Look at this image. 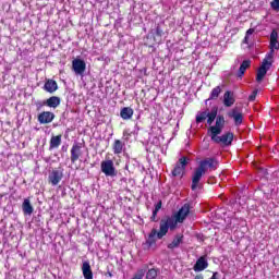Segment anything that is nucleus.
Listing matches in <instances>:
<instances>
[{
  "mask_svg": "<svg viewBox=\"0 0 279 279\" xmlns=\"http://www.w3.org/2000/svg\"><path fill=\"white\" fill-rule=\"evenodd\" d=\"M269 49V52L266 54L262 62V65L257 70L256 82H263V80L267 75V71H269L271 69V64H274V56L276 51L279 50L278 31L276 28H274L270 33Z\"/></svg>",
  "mask_w": 279,
  "mask_h": 279,
  "instance_id": "1",
  "label": "nucleus"
},
{
  "mask_svg": "<svg viewBox=\"0 0 279 279\" xmlns=\"http://www.w3.org/2000/svg\"><path fill=\"white\" fill-rule=\"evenodd\" d=\"M226 126V118L222 114L217 117L215 125H211L207 130L208 136H210L213 143H221L222 145H232V141H234V134L231 132H227L223 135L219 136L221 132H223V128Z\"/></svg>",
  "mask_w": 279,
  "mask_h": 279,
  "instance_id": "2",
  "label": "nucleus"
},
{
  "mask_svg": "<svg viewBox=\"0 0 279 279\" xmlns=\"http://www.w3.org/2000/svg\"><path fill=\"white\" fill-rule=\"evenodd\" d=\"M189 213H191V205L184 204L175 215L161 218V233H166L167 230L173 232L178 228V223H184Z\"/></svg>",
  "mask_w": 279,
  "mask_h": 279,
  "instance_id": "3",
  "label": "nucleus"
},
{
  "mask_svg": "<svg viewBox=\"0 0 279 279\" xmlns=\"http://www.w3.org/2000/svg\"><path fill=\"white\" fill-rule=\"evenodd\" d=\"M189 160L190 159L187 157L183 156L177 161V163L172 170L173 178H178V177L183 178L184 177V173H186V167L189 165Z\"/></svg>",
  "mask_w": 279,
  "mask_h": 279,
  "instance_id": "4",
  "label": "nucleus"
},
{
  "mask_svg": "<svg viewBox=\"0 0 279 279\" xmlns=\"http://www.w3.org/2000/svg\"><path fill=\"white\" fill-rule=\"evenodd\" d=\"M204 175H206V172L204 171L203 168L198 166L194 169L192 173V191H197V189H202V183L199 182H202V178H204Z\"/></svg>",
  "mask_w": 279,
  "mask_h": 279,
  "instance_id": "5",
  "label": "nucleus"
},
{
  "mask_svg": "<svg viewBox=\"0 0 279 279\" xmlns=\"http://www.w3.org/2000/svg\"><path fill=\"white\" fill-rule=\"evenodd\" d=\"M169 230H166L165 233H162V220L159 221V231L156 229H153L150 233L148 234V239L146 241L147 245L151 247V245H156V238L157 239H162L163 236H167V233Z\"/></svg>",
  "mask_w": 279,
  "mask_h": 279,
  "instance_id": "6",
  "label": "nucleus"
},
{
  "mask_svg": "<svg viewBox=\"0 0 279 279\" xmlns=\"http://www.w3.org/2000/svg\"><path fill=\"white\" fill-rule=\"evenodd\" d=\"M100 169L107 178H114L117 175V169L114 168V161L112 160L101 161Z\"/></svg>",
  "mask_w": 279,
  "mask_h": 279,
  "instance_id": "7",
  "label": "nucleus"
},
{
  "mask_svg": "<svg viewBox=\"0 0 279 279\" xmlns=\"http://www.w3.org/2000/svg\"><path fill=\"white\" fill-rule=\"evenodd\" d=\"M198 167L203 169L205 172L210 169V171H217V168L219 167V161L213 157L205 158L199 161Z\"/></svg>",
  "mask_w": 279,
  "mask_h": 279,
  "instance_id": "8",
  "label": "nucleus"
},
{
  "mask_svg": "<svg viewBox=\"0 0 279 279\" xmlns=\"http://www.w3.org/2000/svg\"><path fill=\"white\" fill-rule=\"evenodd\" d=\"M228 118L233 119L234 125L239 126L243 123V112L239 109V107H234L228 112Z\"/></svg>",
  "mask_w": 279,
  "mask_h": 279,
  "instance_id": "9",
  "label": "nucleus"
},
{
  "mask_svg": "<svg viewBox=\"0 0 279 279\" xmlns=\"http://www.w3.org/2000/svg\"><path fill=\"white\" fill-rule=\"evenodd\" d=\"M72 70L75 75H84V72L86 71V62L82 59H74L72 61Z\"/></svg>",
  "mask_w": 279,
  "mask_h": 279,
  "instance_id": "10",
  "label": "nucleus"
},
{
  "mask_svg": "<svg viewBox=\"0 0 279 279\" xmlns=\"http://www.w3.org/2000/svg\"><path fill=\"white\" fill-rule=\"evenodd\" d=\"M64 174L60 170H52L48 175V181L52 186H58L62 182Z\"/></svg>",
  "mask_w": 279,
  "mask_h": 279,
  "instance_id": "11",
  "label": "nucleus"
},
{
  "mask_svg": "<svg viewBox=\"0 0 279 279\" xmlns=\"http://www.w3.org/2000/svg\"><path fill=\"white\" fill-rule=\"evenodd\" d=\"M56 119V114L51 111H43L38 114L37 121L41 124L51 123Z\"/></svg>",
  "mask_w": 279,
  "mask_h": 279,
  "instance_id": "12",
  "label": "nucleus"
},
{
  "mask_svg": "<svg viewBox=\"0 0 279 279\" xmlns=\"http://www.w3.org/2000/svg\"><path fill=\"white\" fill-rule=\"evenodd\" d=\"M82 156V144L75 143L73 144L71 148V162L74 165V162H77L80 160V157Z\"/></svg>",
  "mask_w": 279,
  "mask_h": 279,
  "instance_id": "13",
  "label": "nucleus"
},
{
  "mask_svg": "<svg viewBox=\"0 0 279 279\" xmlns=\"http://www.w3.org/2000/svg\"><path fill=\"white\" fill-rule=\"evenodd\" d=\"M205 269H208V259H206V256H201L194 267L193 270L196 272L204 271Z\"/></svg>",
  "mask_w": 279,
  "mask_h": 279,
  "instance_id": "14",
  "label": "nucleus"
},
{
  "mask_svg": "<svg viewBox=\"0 0 279 279\" xmlns=\"http://www.w3.org/2000/svg\"><path fill=\"white\" fill-rule=\"evenodd\" d=\"M234 101H236L234 99V94L230 90H227L223 95V105L226 108H232V106H234Z\"/></svg>",
  "mask_w": 279,
  "mask_h": 279,
  "instance_id": "15",
  "label": "nucleus"
},
{
  "mask_svg": "<svg viewBox=\"0 0 279 279\" xmlns=\"http://www.w3.org/2000/svg\"><path fill=\"white\" fill-rule=\"evenodd\" d=\"M120 117L124 121H130V119L134 117V109H132L131 107H123L120 111Z\"/></svg>",
  "mask_w": 279,
  "mask_h": 279,
  "instance_id": "16",
  "label": "nucleus"
},
{
  "mask_svg": "<svg viewBox=\"0 0 279 279\" xmlns=\"http://www.w3.org/2000/svg\"><path fill=\"white\" fill-rule=\"evenodd\" d=\"M22 210L24 215L31 216L34 213V206H32V202L29 198H25L22 204Z\"/></svg>",
  "mask_w": 279,
  "mask_h": 279,
  "instance_id": "17",
  "label": "nucleus"
},
{
  "mask_svg": "<svg viewBox=\"0 0 279 279\" xmlns=\"http://www.w3.org/2000/svg\"><path fill=\"white\" fill-rule=\"evenodd\" d=\"M251 64H252V61H251L250 59L244 60V61L241 63L240 68H239V71H238V73H236V76H238V77H243V75H245V71H247V69H250Z\"/></svg>",
  "mask_w": 279,
  "mask_h": 279,
  "instance_id": "18",
  "label": "nucleus"
},
{
  "mask_svg": "<svg viewBox=\"0 0 279 279\" xmlns=\"http://www.w3.org/2000/svg\"><path fill=\"white\" fill-rule=\"evenodd\" d=\"M82 272L85 279H93V269L90 268V263H83Z\"/></svg>",
  "mask_w": 279,
  "mask_h": 279,
  "instance_id": "19",
  "label": "nucleus"
},
{
  "mask_svg": "<svg viewBox=\"0 0 279 279\" xmlns=\"http://www.w3.org/2000/svg\"><path fill=\"white\" fill-rule=\"evenodd\" d=\"M44 88L47 93H56L58 90V83L53 80H48L45 83Z\"/></svg>",
  "mask_w": 279,
  "mask_h": 279,
  "instance_id": "20",
  "label": "nucleus"
},
{
  "mask_svg": "<svg viewBox=\"0 0 279 279\" xmlns=\"http://www.w3.org/2000/svg\"><path fill=\"white\" fill-rule=\"evenodd\" d=\"M44 106H48V108H58L60 106V97L51 96L44 102Z\"/></svg>",
  "mask_w": 279,
  "mask_h": 279,
  "instance_id": "21",
  "label": "nucleus"
},
{
  "mask_svg": "<svg viewBox=\"0 0 279 279\" xmlns=\"http://www.w3.org/2000/svg\"><path fill=\"white\" fill-rule=\"evenodd\" d=\"M221 88H222V86H220V85L213 88L207 101H215V100L219 99V96L221 95V90H222Z\"/></svg>",
  "mask_w": 279,
  "mask_h": 279,
  "instance_id": "22",
  "label": "nucleus"
},
{
  "mask_svg": "<svg viewBox=\"0 0 279 279\" xmlns=\"http://www.w3.org/2000/svg\"><path fill=\"white\" fill-rule=\"evenodd\" d=\"M62 145V135L52 136L50 138V149H58Z\"/></svg>",
  "mask_w": 279,
  "mask_h": 279,
  "instance_id": "23",
  "label": "nucleus"
},
{
  "mask_svg": "<svg viewBox=\"0 0 279 279\" xmlns=\"http://www.w3.org/2000/svg\"><path fill=\"white\" fill-rule=\"evenodd\" d=\"M125 147V144L121 142L120 140H116L112 146L113 154L119 155L123 154V148Z\"/></svg>",
  "mask_w": 279,
  "mask_h": 279,
  "instance_id": "24",
  "label": "nucleus"
},
{
  "mask_svg": "<svg viewBox=\"0 0 279 279\" xmlns=\"http://www.w3.org/2000/svg\"><path fill=\"white\" fill-rule=\"evenodd\" d=\"M217 107H214L210 112H208L207 114V125H213V123H215V119L217 121Z\"/></svg>",
  "mask_w": 279,
  "mask_h": 279,
  "instance_id": "25",
  "label": "nucleus"
},
{
  "mask_svg": "<svg viewBox=\"0 0 279 279\" xmlns=\"http://www.w3.org/2000/svg\"><path fill=\"white\" fill-rule=\"evenodd\" d=\"M184 236L178 234L174 236L173 241L168 244V250H175V247H180V243H182Z\"/></svg>",
  "mask_w": 279,
  "mask_h": 279,
  "instance_id": "26",
  "label": "nucleus"
},
{
  "mask_svg": "<svg viewBox=\"0 0 279 279\" xmlns=\"http://www.w3.org/2000/svg\"><path fill=\"white\" fill-rule=\"evenodd\" d=\"M208 119V111H201L196 114V123H204Z\"/></svg>",
  "mask_w": 279,
  "mask_h": 279,
  "instance_id": "27",
  "label": "nucleus"
},
{
  "mask_svg": "<svg viewBox=\"0 0 279 279\" xmlns=\"http://www.w3.org/2000/svg\"><path fill=\"white\" fill-rule=\"evenodd\" d=\"M158 278V270L156 268H151L146 272V279H156Z\"/></svg>",
  "mask_w": 279,
  "mask_h": 279,
  "instance_id": "28",
  "label": "nucleus"
},
{
  "mask_svg": "<svg viewBox=\"0 0 279 279\" xmlns=\"http://www.w3.org/2000/svg\"><path fill=\"white\" fill-rule=\"evenodd\" d=\"M165 35V32L162 31V28L158 25L155 29V36L156 38H162V36Z\"/></svg>",
  "mask_w": 279,
  "mask_h": 279,
  "instance_id": "29",
  "label": "nucleus"
},
{
  "mask_svg": "<svg viewBox=\"0 0 279 279\" xmlns=\"http://www.w3.org/2000/svg\"><path fill=\"white\" fill-rule=\"evenodd\" d=\"M270 8L275 10V12H279V0H272L270 2Z\"/></svg>",
  "mask_w": 279,
  "mask_h": 279,
  "instance_id": "30",
  "label": "nucleus"
},
{
  "mask_svg": "<svg viewBox=\"0 0 279 279\" xmlns=\"http://www.w3.org/2000/svg\"><path fill=\"white\" fill-rule=\"evenodd\" d=\"M256 95H258V89H254L248 96V101H256Z\"/></svg>",
  "mask_w": 279,
  "mask_h": 279,
  "instance_id": "31",
  "label": "nucleus"
},
{
  "mask_svg": "<svg viewBox=\"0 0 279 279\" xmlns=\"http://www.w3.org/2000/svg\"><path fill=\"white\" fill-rule=\"evenodd\" d=\"M160 208H162V202L159 201L156 205H155V210L159 211Z\"/></svg>",
  "mask_w": 279,
  "mask_h": 279,
  "instance_id": "32",
  "label": "nucleus"
},
{
  "mask_svg": "<svg viewBox=\"0 0 279 279\" xmlns=\"http://www.w3.org/2000/svg\"><path fill=\"white\" fill-rule=\"evenodd\" d=\"M252 34H254V28H250V29L246 32L245 40H247V36H252Z\"/></svg>",
  "mask_w": 279,
  "mask_h": 279,
  "instance_id": "33",
  "label": "nucleus"
},
{
  "mask_svg": "<svg viewBox=\"0 0 279 279\" xmlns=\"http://www.w3.org/2000/svg\"><path fill=\"white\" fill-rule=\"evenodd\" d=\"M194 279H204V275H196Z\"/></svg>",
  "mask_w": 279,
  "mask_h": 279,
  "instance_id": "34",
  "label": "nucleus"
},
{
  "mask_svg": "<svg viewBox=\"0 0 279 279\" xmlns=\"http://www.w3.org/2000/svg\"><path fill=\"white\" fill-rule=\"evenodd\" d=\"M158 213H159L158 210L154 209V210H153V216H154V217H157V216H158Z\"/></svg>",
  "mask_w": 279,
  "mask_h": 279,
  "instance_id": "35",
  "label": "nucleus"
},
{
  "mask_svg": "<svg viewBox=\"0 0 279 279\" xmlns=\"http://www.w3.org/2000/svg\"><path fill=\"white\" fill-rule=\"evenodd\" d=\"M150 221H158V220L156 219V216L153 215V216L150 217Z\"/></svg>",
  "mask_w": 279,
  "mask_h": 279,
  "instance_id": "36",
  "label": "nucleus"
},
{
  "mask_svg": "<svg viewBox=\"0 0 279 279\" xmlns=\"http://www.w3.org/2000/svg\"><path fill=\"white\" fill-rule=\"evenodd\" d=\"M123 135L124 136H130V133L128 131H124Z\"/></svg>",
  "mask_w": 279,
  "mask_h": 279,
  "instance_id": "37",
  "label": "nucleus"
}]
</instances>
